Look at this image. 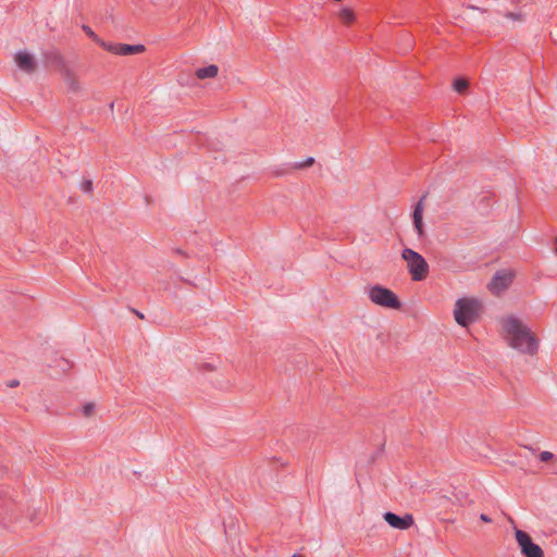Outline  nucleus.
Here are the masks:
<instances>
[{"mask_svg":"<svg viewBox=\"0 0 557 557\" xmlns=\"http://www.w3.org/2000/svg\"><path fill=\"white\" fill-rule=\"evenodd\" d=\"M502 330L509 347L521 354L533 356L539 348L534 333L519 319L506 317L502 320Z\"/></svg>","mask_w":557,"mask_h":557,"instance_id":"1","label":"nucleus"},{"mask_svg":"<svg viewBox=\"0 0 557 557\" xmlns=\"http://www.w3.org/2000/svg\"><path fill=\"white\" fill-rule=\"evenodd\" d=\"M480 301L475 298L463 297L455 302L454 319L461 326L473 323L480 311Z\"/></svg>","mask_w":557,"mask_h":557,"instance_id":"2","label":"nucleus"},{"mask_svg":"<svg viewBox=\"0 0 557 557\" xmlns=\"http://www.w3.org/2000/svg\"><path fill=\"white\" fill-rule=\"evenodd\" d=\"M401 259L406 262V268L414 282H421L429 275V264L424 257L411 248H404Z\"/></svg>","mask_w":557,"mask_h":557,"instance_id":"3","label":"nucleus"},{"mask_svg":"<svg viewBox=\"0 0 557 557\" xmlns=\"http://www.w3.org/2000/svg\"><path fill=\"white\" fill-rule=\"evenodd\" d=\"M370 301L379 307L392 310L401 309V301L398 296L389 288L382 285H373L367 289Z\"/></svg>","mask_w":557,"mask_h":557,"instance_id":"4","label":"nucleus"},{"mask_svg":"<svg viewBox=\"0 0 557 557\" xmlns=\"http://www.w3.org/2000/svg\"><path fill=\"white\" fill-rule=\"evenodd\" d=\"M515 537L524 557H544L543 549L532 541L527 532L516 529Z\"/></svg>","mask_w":557,"mask_h":557,"instance_id":"5","label":"nucleus"},{"mask_svg":"<svg viewBox=\"0 0 557 557\" xmlns=\"http://www.w3.org/2000/svg\"><path fill=\"white\" fill-rule=\"evenodd\" d=\"M513 274L510 271L497 272L488 283V290L494 295H500L511 285Z\"/></svg>","mask_w":557,"mask_h":557,"instance_id":"6","label":"nucleus"},{"mask_svg":"<svg viewBox=\"0 0 557 557\" xmlns=\"http://www.w3.org/2000/svg\"><path fill=\"white\" fill-rule=\"evenodd\" d=\"M103 49L116 55H131L144 52L145 46L107 42Z\"/></svg>","mask_w":557,"mask_h":557,"instance_id":"7","label":"nucleus"},{"mask_svg":"<svg viewBox=\"0 0 557 557\" xmlns=\"http://www.w3.org/2000/svg\"><path fill=\"white\" fill-rule=\"evenodd\" d=\"M14 62L21 71L27 74H32L36 70V60L34 55L27 51L16 52L14 55Z\"/></svg>","mask_w":557,"mask_h":557,"instance_id":"8","label":"nucleus"},{"mask_svg":"<svg viewBox=\"0 0 557 557\" xmlns=\"http://www.w3.org/2000/svg\"><path fill=\"white\" fill-rule=\"evenodd\" d=\"M425 195L420 198L413 209L412 220L413 226L419 237H423L425 234L424 223H423V214L425 210Z\"/></svg>","mask_w":557,"mask_h":557,"instance_id":"9","label":"nucleus"},{"mask_svg":"<svg viewBox=\"0 0 557 557\" xmlns=\"http://www.w3.org/2000/svg\"><path fill=\"white\" fill-rule=\"evenodd\" d=\"M384 520L393 528L398 530H407L412 524L411 516H407L406 518L398 517L393 512H386L384 515Z\"/></svg>","mask_w":557,"mask_h":557,"instance_id":"10","label":"nucleus"},{"mask_svg":"<svg viewBox=\"0 0 557 557\" xmlns=\"http://www.w3.org/2000/svg\"><path fill=\"white\" fill-rule=\"evenodd\" d=\"M219 67L214 64H211L206 67L198 69L196 71V76L199 79L213 78L218 75Z\"/></svg>","mask_w":557,"mask_h":557,"instance_id":"11","label":"nucleus"},{"mask_svg":"<svg viewBox=\"0 0 557 557\" xmlns=\"http://www.w3.org/2000/svg\"><path fill=\"white\" fill-rule=\"evenodd\" d=\"M339 20L345 24H351L355 21V13L349 8H342L338 11Z\"/></svg>","mask_w":557,"mask_h":557,"instance_id":"12","label":"nucleus"},{"mask_svg":"<svg viewBox=\"0 0 557 557\" xmlns=\"http://www.w3.org/2000/svg\"><path fill=\"white\" fill-rule=\"evenodd\" d=\"M65 83L67 85V87L72 90V91H78L81 86H79V82L77 81V78L72 75L70 72H66L65 74Z\"/></svg>","mask_w":557,"mask_h":557,"instance_id":"13","label":"nucleus"},{"mask_svg":"<svg viewBox=\"0 0 557 557\" xmlns=\"http://www.w3.org/2000/svg\"><path fill=\"white\" fill-rule=\"evenodd\" d=\"M83 30L85 32V34L91 38L95 42H97L99 46H101L102 48H104L106 46V41H103L101 38H99L95 32L87 25H84L83 26Z\"/></svg>","mask_w":557,"mask_h":557,"instance_id":"14","label":"nucleus"},{"mask_svg":"<svg viewBox=\"0 0 557 557\" xmlns=\"http://www.w3.org/2000/svg\"><path fill=\"white\" fill-rule=\"evenodd\" d=\"M83 414L86 418H92L96 414V405L94 403H87L83 406Z\"/></svg>","mask_w":557,"mask_h":557,"instance_id":"15","label":"nucleus"},{"mask_svg":"<svg viewBox=\"0 0 557 557\" xmlns=\"http://www.w3.org/2000/svg\"><path fill=\"white\" fill-rule=\"evenodd\" d=\"M468 88V82L463 78L456 79L454 83V89L457 92H463Z\"/></svg>","mask_w":557,"mask_h":557,"instance_id":"16","label":"nucleus"},{"mask_svg":"<svg viewBox=\"0 0 557 557\" xmlns=\"http://www.w3.org/2000/svg\"><path fill=\"white\" fill-rule=\"evenodd\" d=\"M505 16L519 23H522L525 20L524 14L522 12H509L506 13Z\"/></svg>","mask_w":557,"mask_h":557,"instance_id":"17","label":"nucleus"},{"mask_svg":"<svg viewBox=\"0 0 557 557\" xmlns=\"http://www.w3.org/2000/svg\"><path fill=\"white\" fill-rule=\"evenodd\" d=\"M81 188L85 193H90L92 190V183H91V181L87 180V181L82 182Z\"/></svg>","mask_w":557,"mask_h":557,"instance_id":"18","label":"nucleus"},{"mask_svg":"<svg viewBox=\"0 0 557 557\" xmlns=\"http://www.w3.org/2000/svg\"><path fill=\"white\" fill-rule=\"evenodd\" d=\"M553 457H554V455L550 451H542L540 454V459L543 462H547V461L552 460Z\"/></svg>","mask_w":557,"mask_h":557,"instance_id":"19","label":"nucleus"},{"mask_svg":"<svg viewBox=\"0 0 557 557\" xmlns=\"http://www.w3.org/2000/svg\"><path fill=\"white\" fill-rule=\"evenodd\" d=\"M480 518H481V520H482V521H484V522H491V519H490L486 515H484V513H482V515L480 516Z\"/></svg>","mask_w":557,"mask_h":557,"instance_id":"20","label":"nucleus"},{"mask_svg":"<svg viewBox=\"0 0 557 557\" xmlns=\"http://www.w3.org/2000/svg\"><path fill=\"white\" fill-rule=\"evenodd\" d=\"M313 162H314L313 158H309L306 162V165H311V164H313Z\"/></svg>","mask_w":557,"mask_h":557,"instance_id":"21","label":"nucleus"},{"mask_svg":"<svg viewBox=\"0 0 557 557\" xmlns=\"http://www.w3.org/2000/svg\"><path fill=\"white\" fill-rule=\"evenodd\" d=\"M293 557H304V556L300 554H295Z\"/></svg>","mask_w":557,"mask_h":557,"instance_id":"22","label":"nucleus"}]
</instances>
